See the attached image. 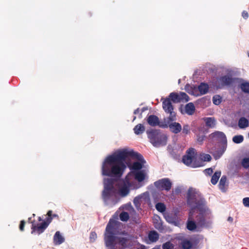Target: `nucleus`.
Here are the masks:
<instances>
[{"instance_id": "f257e3e1", "label": "nucleus", "mask_w": 249, "mask_h": 249, "mask_svg": "<svg viewBox=\"0 0 249 249\" xmlns=\"http://www.w3.org/2000/svg\"><path fill=\"white\" fill-rule=\"evenodd\" d=\"M128 156L136 160L133 163L128 165L130 172H142L145 174L146 178V173L144 170L139 171L144 166L145 161L143 157L138 152L127 149L118 150L104 159L101 168L102 175L115 178L122 177L126 168L125 161Z\"/></svg>"}, {"instance_id": "f03ea898", "label": "nucleus", "mask_w": 249, "mask_h": 249, "mask_svg": "<svg viewBox=\"0 0 249 249\" xmlns=\"http://www.w3.org/2000/svg\"><path fill=\"white\" fill-rule=\"evenodd\" d=\"M145 179V174L142 172H130L124 179L119 180L116 183L112 178H105L103 199L107 204H114L120 197L126 196L130 190L140 188L142 186L141 183Z\"/></svg>"}, {"instance_id": "7ed1b4c3", "label": "nucleus", "mask_w": 249, "mask_h": 249, "mask_svg": "<svg viewBox=\"0 0 249 249\" xmlns=\"http://www.w3.org/2000/svg\"><path fill=\"white\" fill-rule=\"evenodd\" d=\"M121 223L110 219L104 234V242L107 249H124L131 246L130 236L119 231Z\"/></svg>"}, {"instance_id": "20e7f679", "label": "nucleus", "mask_w": 249, "mask_h": 249, "mask_svg": "<svg viewBox=\"0 0 249 249\" xmlns=\"http://www.w3.org/2000/svg\"><path fill=\"white\" fill-rule=\"evenodd\" d=\"M187 203L191 209H193L195 214H197L196 219L200 225L207 226L211 222L213 217L212 211L195 189L191 188L188 190Z\"/></svg>"}, {"instance_id": "39448f33", "label": "nucleus", "mask_w": 249, "mask_h": 249, "mask_svg": "<svg viewBox=\"0 0 249 249\" xmlns=\"http://www.w3.org/2000/svg\"><path fill=\"white\" fill-rule=\"evenodd\" d=\"M150 142L155 147L162 146L167 143V136L159 130H152L147 131Z\"/></svg>"}, {"instance_id": "423d86ee", "label": "nucleus", "mask_w": 249, "mask_h": 249, "mask_svg": "<svg viewBox=\"0 0 249 249\" xmlns=\"http://www.w3.org/2000/svg\"><path fill=\"white\" fill-rule=\"evenodd\" d=\"M211 137L213 141H218L221 142V148L219 150L215 152H211L215 159H218L223 154L227 148V139L225 134L222 132H215L211 134Z\"/></svg>"}, {"instance_id": "0eeeda50", "label": "nucleus", "mask_w": 249, "mask_h": 249, "mask_svg": "<svg viewBox=\"0 0 249 249\" xmlns=\"http://www.w3.org/2000/svg\"><path fill=\"white\" fill-rule=\"evenodd\" d=\"M183 162L187 166L193 168L202 166L201 162L198 160V155L194 148L189 149L186 152V155L182 158Z\"/></svg>"}, {"instance_id": "6e6552de", "label": "nucleus", "mask_w": 249, "mask_h": 249, "mask_svg": "<svg viewBox=\"0 0 249 249\" xmlns=\"http://www.w3.org/2000/svg\"><path fill=\"white\" fill-rule=\"evenodd\" d=\"M208 85L205 83H201L198 87H192L189 85H186L185 87V90L190 94L197 96L200 94H204L208 90Z\"/></svg>"}, {"instance_id": "1a4fd4ad", "label": "nucleus", "mask_w": 249, "mask_h": 249, "mask_svg": "<svg viewBox=\"0 0 249 249\" xmlns=\"http://www.w3.org/2000/svg\"><path fill=\"white\" fill-rule=\"evenodd\" d=\"M52 218H48L47 219V221H44L41 224L35 225L32 224V233H33L34 232H36L38 234L42 233L47 228L49 223L51 222Z\"/></svg>"}, {"instance_id": "9d476101", "label": "nucleus", "mask_w": 249, "mask_h": 249, "mask_svg": "<svg viewBox=\"0 0 249 249\" xmlns=\"http://www.w3.org/2000/svg\"><path fill=\"white\" fill-rule=\"evenodd\" d=\"M155 185L159 189L168 191L171 189L172 183L168 178H163L155 182Z\"/></svg>"}, {"instance_id": "9b49d317", "label": "nucleus", "mask_w": 249, "mask_h": 249, "mask_svg": "<svg viewBox=\"0 0 249 249\" xmlns=\"http://www.w3.org/2000/svg\"><path fill=\"white\" fill-rule=\"evenodd\" d=\"M149 199L148 193L145 192L135 197L134 199L133 202L136 207L137 209H139L141 203L148 201Z\"/></svg>"}, {"instance_id": "f8f14e48", "label": "nucleus", "mask_w": 249, "mask_h": 249, "mask_svg": "<svg viewBox=\"0 0 249 249\" xmlns=\"http://www.w3.org/2000/svg\"><path fill=\"white\" fill-rule=\"evenodd\" d=\"M194 215L195 214L194 213L193 209H191L187 225V228L190 231H194L196 228V223L193 221Z\"/></svg>"}, {"instance_id": "ddd939ff", "label": "nucleus", "mask_w": 249, "mask_h": 249, "mask_svg": "<svg viewBox=\"0 0 249 249\" xmlns=\"http://www.w3.org/2000/svg\"><path fill=\"white\" fill-rule=\"evenodd\" d=\"M64 241L65 238L61 234L60 231H56L53 237V242L54 244L55 245H59L62 244Z\"/></svg>"}, {"instance_id": "4468645a", "label": "nucleus", "mask_w": 249, "mask_h": 249, "mask_svg": "<svg viewBox=\"0 0 249 249\" xmlns=\"http://www.w3.org/2000/svg\"><path fill=\"white\" fill-rule=\"evenodd\" d=\"M162 107L164 111L166 112L173 110V107L169 98H166L163 100Z\"/></svg>"}, {"instance_id": "2eb2a0df", "label": "nucleus", "mask_w": 249, "mask_h": 249, "mask_svg": "<svg viewBox=\"0 0 249 249\" xmlns=\"http://www.w3.org/2000/svg\"><path fill=\"white\" fill-rule=\"evenodd\" d=\"M168 126L170 130L176 134L179 133L181 130V126L178 123H171Z\"/></svg>"}, {"instance_id": "dca6fc26", "label": "nucleus", "mask_w": 249, "mask_h": 249, "mask_svg": "<svg viewBox=\"0 0 249 249\" xmlns=\"http://www.w3.org/2000/svg\"><path fill=\"white\" fill-rule=\"evenodd\" d=\"M238 125L239 127L241 129L245 128L249 126V121L245 117H242L239 119Z\"/></svg>"}, {"instance_id": "f3484780", "label": "nucleus", "mask_w": 249, "mask_h": 249, "mask_svg": "<svg viewBox=\"0 0 249 249\" xmlns=\"http://www.w3.org/2000/svg\"><path fill=\"white\" fill-rule=\"evenodd\" d=\"M147 123L151 126H156L159 124V119L155 115H150L147 120Z\"/></svg>"}, {"instance_id": "a211bd4d", "label": "nucleus", "mask_w": 249, "mask_h": 249, "mask_svg": "<svg viewBox=\"0 0 249 249\" xmlns=\"http://www.w3.org/2000/svg\"><path fill=\"white\" fill-rule=\"evenodd\" d=\"M212 158L209 154L202 153L198 156V160L201 162L202 166H203L202 161H209Z\"/></svg>"}, {"instance_id": "6ab92c4d", "label": "nucleus", "mask_w": 249, "mask_h": 249, "mask_svg": "<svg viewBox=\"0 0 249 249\" xmlns=\"http://www.w3.org/2000/svg\"><path fill=\"white\" fill-rule=\"evenodd\" d=\"M207 126L213 128L215 126L216 121L213 117H207L204 119Z\"/></svg>"}, {"instance_id": "aec40b11", "label": "nucleus", "mask_w": 249, "mask_h": 249, "mask_svg": "<svg viewBox=\"0 0 249 249\" xmlns=\"http://www.w3.org/2000/svg\"><path fill=\"white\" fill-rule=\"evenodd\" d=\"M222 85H229L233 82V79L229 76H225L219 79Z\"/></svg>"}, {"instance_id": "412c9836", "label": "nucleus", "mask_w": 249, "mask_h": 249, "mask_svg": "<svg viewBox=\"0 0 249 249\" xmlns=\"http://www.w3.org/2000/svg\"><path fill=\"white\" fill-rule=\"evenodd\" d=\"M227 186V178L226 176H223L221 177L219 183V188L222 192H225Z\"/></svg>"}, {"instance_id": "4be33fe9", "label": "nucleus", "mask_w": 249, "mask_h": 249, "mask_svg": "<svg viewBox=\"0 0 249 249\" xmlns=\"http://www.w3.org/2000/svg\"><path fill=\"white\" fill-rule=\"evenodd\" d=\"M133 130L135 134L140 135L144 132L145 127L143 124H140L134 127Z\"/></svg>"}, {"instance_id": "5701e85b", "label": "nucleus", "mask_w": 249, "mask_h": 249, "mask_svg": "<svg viewBox=\"0 0 249 249\" xmlns=\"http://www.w3.org/2000/svg\"><path fill=\"white\" fill-rule=\"evenodd\" d=\"M185 109L187 114L192 115L195 111V107L192 103H189L186 105Z\"/></svg>"}, {"instance_id": "b1692460", "label": "nucleus", "mask_w": 249, "mask_h": 249, "mask_svg": "<svg viewBox=\"0 0 249 249\" xmlns=\"http://www.w3.org/2000/svg\"><path fill=\"white\" fill-rule=\"evenodd\" d=\"M163 216L168 223L172 224H175L176 223L175 216L166 213H163Z\"/></svg>"}, {"instance_id": "393cba45", "label": "nucleus", "mask_w": 249, "mask_h": 249, "mask_svg": "<svg viewBox=\"0 0 249 249\" xmlns=\"http://www.w3.org/2000/svg\"><path fill=\"white\" fill-rule=\"evenodd\" d=\"M221 176V172L220 171H216L214 173V175L212 176L211 178V183L215 185L217 183L220 177Z\"/></svg>"}, {"instance_id": "a878e982", "label": "nucleus", "mask_w": 249, "mask_h": 249, "mask_svg": "<svg viewBox=\"0 0 249 249\" xmlns=\"http://www.w3.org/2000/svg\"><path fill=\"white\" fill-rule=\"evenodd\" d=\"M149 240L151 242H156L159 238V235L157 232L154 231L150 232L148 235Z\"/></svg>"}, {"instance_id": "bb28decb", "label": "nucleus", "mask_w": 249, "mask_h": 249, "mask_svg": "<svg viewBox=\"0 0 249 249\" xmlns=\"http://www.w3.org/2000/svg\"><path fill=\"white\" fill-rule=\"evenodd\" d=\"M153 222L155 224V227L157 229H160L162 228V224L160 217L158 216H154L153 218Z\"/></svg>"}, {"instance_id": "cd10ccee", "label": "nucleus", "mask_w": 249, "mask_h": 249, "mask_svg": "<svg viewBox=\"0 0 249 249\" xmlns=\"http://www.w3.org/2000/svg\"><path fill=\"white\" fill-rule=\"evenodd\" d=\"M169 97L175 103L180 102L179 93L172 92L170 94Z\"/></svg>"}, {"instance_id": "c85d7f7f", "label": "nucleus", "mask_w": 249, "mask_h": 249, "mask_svg": "<svg viewBox=\"0 0 249 249\" xmlns=\"http://www.w3.org/2000/svg\"><path fill=\"white\" fill-rule=\"evenodd\" d=\"M167 113H169V116L167 118L166 120H165V122L169 124H170V122L174 121L176 120V114L173 111V110H172L170 112H167Z\"/></svg>"}, {"instance_id": "c756f323", "label": "nucleus", "mask_w": 249, "mask_h": 249, "mask_svg": "<svg viewBox=\"0 0 249 249\" xmlns=\"http://www.w3.org/2000/svg\"><path fill=\"white\" fill-rule=\"evenodd\" d=\"M181 246L183 249H190L192 247V243L188 240H184L181 243Z\"/></svg>"}, {"instance_id": "7c9ffc66", "label": "nucleus", "mask_w": 249, "mask_h": 249, "mask_svg": "<svg viewBox=\"0 0 249 249\" xmlns=\"http://www.w3.org/2000/svg\"><path fill=\"white\" fill-rule=\"evenodd\" d=\"M240 88L243 92L249 93V82H243L240 85Z\"/></svg>"}, {"instance_id": "2f4dec72", "label": "nucleus", "mask_w": 249, "mask_h": 249, "mask_svg": "<svg viewBox=\"0 0 249 249\" xmlns=\"http://www.w3.org/2000/svg\"><path fill=\"white\" fill-rule=\"evenodd\" d=\"M180 102H187L189 100L188 96L184 92H181L179 93Z\"/></svg>"}, {"instance_id": "473e14b6", "label": "nucleus", "mask_w": 249, "mask_h": 249, "mask_svg": "<svg viewBox=\"0 0 249 249\" xmlns=\"http://www.w3.org/2000/svg\"><path fill=\"white\" fill-rule=\"evenodd\" d=\"M156 208L159 212L164 213L165 206L163 203H158L156 205Z\"/></svg>"}, {"instance_id": "72a5a7b5", "label": "nucleus", "mask_w": 249, "mask_h": 249, "mask_svg": "<svg viewBox=\"0 0 249 249\" xmlns=\"http://www.w3.org/2000/svg\"><path fill=\"white\" fill-rule=\"evenodd\" d=\"M244 138L242 135H236L233 137L232 141L235 143H240L243 141Z\"/></svg>"}, {"instance_id": "f704fd0d", "label": "nucleus", "mask_w": 249, "mask_h": 249, "mask_svg": "<svg viewBox=\"0 0 249 249\" xmlns=\"http://www.w3.org/2000/svg\"><path fill=\"white\" fill-rule=\"evenodd\" d=\"M222 101L221 97L218 95H214L213 98V103L215 105H219Z\"/></svg>"}, {"instance_id": "c9c22d12", "label": "nucleus", "mask_w": 249, "mask_h": 249, "mask_svg": "<svg viewBox=\"0 0 249 249\" xmlns=\"http://www.w3.org/2000/svg\"><path fill=\"white\" fill-rule=\"evenodd\" d=\"M241 164L242 166L245 168H249V158L246 157L242 159L241 161Z\"/></svg>"}, {"instance_id": "e433bc0d", "label": "nucleus", "mask_w": 249, "mask_h": 249, "mask_svg": "<svg viewBox=\"0 0 249 249\" xmlns=\"http://www.w3.org/2000/svg\"><path fill=\"white\" fill-rule=\"evenodd\" d=\"M120 218L122 221H126L129 218V214L127 212H123L120 214Z\"/></svg>"}, {"instance_id": "4c0bfd02", "label": "nucleus", "mask_w": 249, "mask_h": 249, "mask_svg": "<svg viewBox=\"0 0 249 249\" xmlns=\"http://www.w3.org/2000/svg\"><path fill=\"white\" fill-rule=\"evenodd\" d=\"M124 209L125 210H127L129 212V214L133 215L135 212V211L131 204H128L124 206Z\"/></svg>"}, {"instance_id": "58836bf2", "label": "nucleus", "mask_w": 249, "mask_h": 249, "mask_svg": "<svg viewBox=\"0 0 249 249\" xmlns=\"http://www.w3.org/2000/svg\"><path fill=\"white\" fill-rule=\"evenodd\" d=\"M163 249H173V245L170 242H167L164 244L162 246Z\"/></svg>"}, {"instance_id": "ea45409f", "label": "nucleus", "mask_w": 249, "mask_h": 249, "mask_svg": "<svg viewBox=\"0 0 249 249\" xmlns=\"http://www.w3.org/2000/svg\"><path fill=\"white\" fill-rule=\"evenodd\" d=\"M97 238V234L94 232L92 231L90 233L89 235V240L90 242H94Z\"/></svg>"}, {"instance_id": "a19ab883", "label": "nucleus", "mask_w": 249, "mask_h": 249, "mask_svg": "<svg viewBox=\"0 0 249 249\" xmlns=\"http://www.w3.org/2000/svg\"><path fill=\"white\" fill-rule=\"evenodd\" d=\"M243 203L245 207H249V197H245L243 198Z\"/></svg>"}, {"instance_id": "79ce46f5", "label": "nucleus", "mask_w": 249, "mask_h": 249, "mask_svg": "<svg viewBox=\"0 0 249 249\" xmlns=\"http://www.w3.org/2000/svg\"><path fill=\"white\" fill-rule=\"evenodd\" d=\"M190 131V127L189 125H185L183 127L182 132L184 134H188Z\"/></svg>"}, {"instance_id": "37998d69", "label": "nucleus", "mask_w": 249, "mask_h": 249, "mask_svg": "<svg viewBox=\"0 0 249 249\" xmlns=\"http://www.w3.org/2000/svg\"><path fill=\"white\" fill-rule=\"evenodd\" d=\"M204 172H205L206 174L210 175H211L213 173V170L212 168H208V169H205L204 170Z\"/></svg>"}, {"instance_id": "c03bdc74", "label": "nucleus", "mask_w": 249, "mask_h": 249, "mask_svg": "<svg viewBox=\"0 0 249 249\" xmlns=\"http://www.w3.org/2000/svg\"><path fill=\"white\" fill-rule=\"evenodd\" d=\"M242 16L244 18L247 19L249 17L248 12L247 11H244L242 13Z\"/></svg>"}, {"instance_id": "a18cd8bd", "label": "nucleus", "mask_w": 249, "mask_h": 249, "mask_svg": "<svg viewBox=\"0 0 249 249\" xmlns=\"http://www.w3.org/2000/svg\"><path fill=\"white\" fill-rule=\"evenodd\" d=\"M24 224H25V222L23 220H22L20 222L19 229L21 231H23V230H24Z\"/></svg>"}, {"instance_id": "49530a36", "label": "nucleus", "mask_w": 249, "mask_h": 249, "mask_svg": "<svg viewBox=\"0 0 249 249\" xmlns=\"http://www.w3.org/2000/svg\"><path fill=\"white\" fill-rule=\"evenodd\" d=\"M228 221L230 222V223H232L233 221V219L232 217H231V216H229L228 218Z\"/></svg>"}, {"instance_id": "de8ad7c7", "label": "nucleus", "mask_w": 249, "mask_h": 249, "mask_svg": "<svg viewBox=\"0 0 249 249\" xmlns=\"http://www.w3.org/2000/svg\"><path fill=\"white\" fill-rule=\"evenodd\" d=\"M52 213V212L51 211H49L48 212L47 214H48V216L49 217V218H50V216H51ZM51 218H52L51 217Z\"/></svg>"}, {"instance_id": "09e8293b", "label": "nucleus", "mask_w": 249, "mask_h": 249, "mask_svg": "<svg viewBox=\"0 0 249 249\" xmlns=\"http://www.w3.org/2000/svg\"><path fill=\"white\" fill-rule=\"evenodd\" d=\"M139 112H140V109H139V108H138V109H136V110L134 111V113L135 114H137V113H139Z\"/></svg>"}, {"instance_id": "8fccbe9b", "label": "nucleus", "mask_w": 249, "mask_h": 249, "mask_svg": "<svg viewBox=\"0 0 249 249\" xmlns=\"http://www.w3.org/2000/svg\"><path fill=\"white\" fill-rule=\"evenodd\" d=\"M175 192L176 193H179L180 192V189L179 188H176L175 190Z\"/></svg>"}, {"instance_id": "3c124183", "label": "nucleus", "mask_w": 249, "mask_h": 249, "mask_svg": "<svg viewBox=\"0 0 249 249\" xmlns=\"http://www.w3.org/2000/svg\"><path fill=\"white\" fill-rule=\"evenodd\" d=\"M199 142H202L203 141V138H199L198 139Z\"/></svg>"}, {"instance_id": "603ef678", "label": "nucleus", "mask_w": 249, "mask_h": 249, "mask_svg": "<svg viewBox=\"0 0 249 249\" xmlns=\"http://www.w3.org/2000/svg\"><path fill=\"white\" fill-rule=\"evenodd\" d=\"M38 220L39 221H41V218L40 217H38Z\"/></svg>"}, {"instance_id": "864d4df0", "label": "nucleus", "mask_w": 249, "mask_h": 249, "mask_svg": "<svg viewBox=\"0 0 249 249\" xmlns=\"http://www.w3.org/2000/svg\"><path fill=\"white\" fill-rule=\"evenodd\" d=\"M180 79H179V80H178V83H180Z\"/></svg>"}, {"instance_id": "5fc2aeb1", "label": "nucleus", "mask_w": 249, "mask_h": 249, "mask_svg": "<svg viewBox=\"0 0 249 249\" xmlns=\"http://www.w3.org/2000/svg\"><path fill=\"white\" fill-rule=\"evenodd\" d=\"M136 119V117H134V119H133V121Z\"/></svg>"}, {"instance_id": "6e6d98bb", "label": "nucleus", "mask_w": 249, "mask_h": 249, "mask_svg": "<svg viewBox=\"0 0 249 249\" xmlns=\"http://www.w3.org/2000/svg\"><path fill=\"white\" fill-rule=\"evenodd\" d=\"M163 127H167V125H165V126H162Z\"/></svg>"}, {"instance_id": "4d7b16f0", "label": "nucleus", "mask_w": 249, "mask_h": 249, "mask_svg": "<svg viewBox=\"0 0 249 249\" xmlns=\"http://www.w3.org/2000/svg\"><path fill=\"white\" fill-rule=\"evenodd\" d=\"M248 137L249 138V133H248Z\"/></svg>"}]
</instances>
